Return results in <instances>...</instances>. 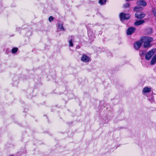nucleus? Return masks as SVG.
Listing matches in <instances>:
<instances>
[{
	"instance_id": "nucleus-1",
	"label": "nucleus",
	"mask_w": 156,
	"mask_h": 156,
	"mask_svg": "<svg viewBox=\"0 0 156 156\" xmlns=\"http://www.w3.org/2000/svg\"><path fill=\"white\" fill-rule=\"evenodd\" d=\"M152 41L153 38L149 37H144L140 39L142 43H144V47L145 48H148L151 47L150 43Z\"/></svg>"
},
{
	"instance_id": "nucleus-2",
	"label": "nucleus",
	"mask_w": 156,
	"mask_h": 156,
	"mask_svg": "<svg viewBox=\"0 0 156 156\" xmlns=\"http://www.w3.org/2000/svg\"><path fill=\"white\" fill-rule=\"evenodd\" d=\"M120 20L121 22L124 20H127L129 19L131 15L129 13H126L124 12H121L119 15Z\"/></svg>"
},
{
	"instance_id": "nucleus-3",
	"label": "nucleus",
	"mask_w": 156,
	"mask_h": 156,
	"mask_svg": "<svg viewBox=\"0 0 156 156\" xmlns=\"http://www.w3.org/2000/svg\"><path fill=\"white\" fill-rule=\"evenodd\" d=\"M155 51V49H153L151 50L145 56V59L146 60H149L152 55L154 53Z\"/></svg>"
},
{
	"instance_id": "nucleus-4",
	"label": "nucleus",
	"mask_w": 156,
	"mask_h": 156,
	"mask_svg": "<svg viewBox=\"0 0 156 156\" xmlns=\"http://www.w3.org/2000/svg\"><path fill=\"white\" fill-rule=\"evenodd\" d=\"M152 88L151 87H146L144 88L142 90L143 94L145 96L147 94L150 93L151 90Z\"/></svg>"
},
{
	"instance_id": "nucleus-5",
	"label": "nucleus",
	"mask_w": 156,
	"mask_h": 156,
	"mask_svg": "<svg viewBox=\"0 0 156 156\" xmlns=\"http://www.w3.org/2000/svg\"><path fill=\"white\" fill-rule=\"evenodd\" d=\"M136 29L133 27H129L126 30V34L129 35H131L135 31Z\"/></svg>"
},
{
	"instance_id": "nucleus-6",
	"label": "nucleus",
	"mask_w": 156,
	"mask_h": 156,
	"mask_svg": "<svg viewBox=\"0 0 156 156\" xmlns=\"http://www.w3.org/2000/svg\"><path fill=\"white\" fill-rule=\"evenodd\" d=\"M145 14L142 12H137L135 14L136 18L138 19H141L145 17Z\"/></svg>"
},
{
	"instance_id": "nucleus-7",
	"label": "nucleus",
	"mask_w": 156,
	"mask_h": 156,
	"mask_svg": "<svg viewBox=\"0 0 156 156\" xmlns=\"http://www.w3.org/2000/svg\"><path fill=\"white\" fill-rule=\"evenodd\" d=\"M60 31H65V29L63 27V23L59 22L58 23L57 31L58 32Z\"/></svg>"
},
{
	"instance_id": "nucleus-8",
	"label": "nucleus",
	"mask_w": 156,
	"mask_h": 156,
	"mask_svg": "<svg viewBox=\"0 0 156 156\" xmlns=\"http://www.w3.org/2000/svg\"><path fill=\"white\" fill-rule=\"evenodd\" d=\"M90 59L89 57L85 55H83L81 59V60L84 62H89Z\"/></svg>"
},
{
	"instance_id": "nucleus-9",
	"label": "nucleus",
	"mask_w": 156,
	"mask_h": 156,
	"mask_svg": "<svg viewBox=\"0 0 156 156\" xmlns=\"http://www.w3.org/2000/svg\"><path fill=\"white\" fill-rule=\"evenodd\" d=\"M88 29V34L89 36L91 35L92 36H94L95 31L94 28L91 29L87 28Z\"/></svg>"
},
{
	"instance_id": "nucleus-10",
	"label": "nucleus",
	"mask_w": 156,
	"mask_h": 156,
	"mask_svg": "<svg viewBox=\"0 0 156 156\" xmlns=\"http://www.w3.org/2000/svg\"><path fill=\"white\" fill-rule=\"evenodd\" d=\"M142 45L141 41H137L134 44V47L136 50H138L140 47Z\"/></svg>"
},
{
	"instance_id": "nucleus-11",
	"label": "nucleus",
	"mask_w": 156,
	"mask_h": 156,
	"mask_svg": "<svg viewBox=\"0 0 156 156\" xmlns=\"http://www.w3.org/2000/svg\"><path fill=\"white\" fill-rule=\"evenodd\" d=\"M136 4L138 6H140V7H141V6H145L147 5L146 2L143 0L137 1Z\"/></svg>"
},
{
	"instance_id": "nucleus-12",
	"label": "nucleus",
	"mask_w": 156,
	"mask_h": 156,
	"mask_svg": "<svg viewBox=\"0 0 156 156\" xmlns=\"http://www.w3.org/2000/svg\"><path fill=\"white\" fill-rule=\"evenodd\" d=\"M144 22V20H137L134 23V24L135 26H139L143 24Z\"/></svg>"
},
{
	"instance_id": "nucleus-13",
	"label": "nucleus",
	"mask_w": 156,
	"mask_h": 156,
	"mask_svg": "<svg viewBox=\"0 0 156 156\" xmlns=\"http://www.w3.org/2000/svg\"><path fill=\"white\" fill-rule=\"evenodd\" d=\"M156 62V59L155 58H154V56L151 60L150 63L151 65H153Z\"/></svg>"
},
{
	"instance_id": "nucleus-14",
	"label": "nucleus",
	"mask_w": 156,
	"mask_h": 156,
	"mask_svg": "<svg viewBox=\"0 0 156 156\" xmlns=\"http://www.w3.org/2000/svg\"><path fill=\"white\" fill-rule=\"evenodd\" d=\"M141 9V7L140 6H136L135 7L133 8V10L135 11H138L140 10Z\"/></svg>"
},
{
	"instance_id": "nucleus-15",
	"label": "nucleus",
	"mask_w": 156,
	"mask_h": 156,
	"mask_svg": "<svg viewBox=\"0 0 156 156\" xmlns=\"http://www.w3.org/2000/svg\"><path fill=\"white\" fill-rule=\"evenodd\" d=\"M106 0H99V3L101 5H103L105 4Z\"/></svg>"
},
{
	"instance_id": "nucleus-16",
	"label": "nucleus",
	"mask_w": 156,
	"mask_h": 156,
	"mask_svg": "<svg viewBox=\"0 0 156 156\" xmlns=\"http://www.w3.org/2000/svg\"><path fill=\"white\" fill-rule=\"evenodd\" d=\"M18 48H12L11 50L13 54H15L18 51Z\"/></svg>"
},
{
	"instance_id": "nucleus-17",
	"label": "nucleus",
	"mask_w": 156,
	"mask_h": 156,
	"mask_svg": "<svg viewBox=\"0 0 156 156\" xmlns=\"http://www.w3.org/2000/svg\"><path fill=\"white\" fill-rule=\"evenodd\" d=\"M130 6V5L129 3H126L123 5V7L124 9L129 8Z\"/></svg>"
},
{
	"instance_id": "nucleus-18",
	"label": "nucleus",
	"mask_w": 156,
	"mask_h": 156,
	"mask_svg": "<svg viewBox=\"0 0 156 156\" xmlns=\"http://www.w3.org/2000/svg\"><path fill=\"white\" fill-rule=\"evenodd\" d=\"M69 46L71 47H73V41L72 39H70L69 41Z\"/></svg>"
},
{
	"instance_id": "nucleus-19",
	"label": "nucleus",
	"mask_w": 156,
	"mask_h": 156,
	"mask_svg": "<svg viewBox=\"0 0 156 156\" xmlns=\"http://www.w3.org/2000/svg\"><path fill=\"white\" fill-rule=\"evenodd\" d=\"M53 20V18L52 16H51L49 18V20L50 22H51Z\"/></svg>"
},
{
	"instance_id": "nucleus-20",
	"label": "nucleus",
	"mask_w": 156,
	"mask_h": 156,
	"mask_svg": "<svg viewBox=\"0 0 156 156\" xmlns=\"http://www.w3.org/2000/svg\"><path fill=\"white\" fill-rule=\"evenodd\" d=\"M146 53V51H141V53H140V55H142L145 54Z\"/></svg>"
},
{
	"instance_id": "nucleus-21",
	"label": "nucleus",
	"mask_w": 156,
	"mask_h": 156,
	"mask_svg": "<svg viewBox=\"0 0 156 156\" xmlns=\"http://www.w3.org/2000/svg\"><path fill=\"white\" fill-rule=\"evenodd\" d=\"M150 101L151 102H152L154 101V98H151V99H150Z\"/></svg>"
},
{
	"instance_id": "nucleus-22",
	"label": "nucleus",
	"mask_w": 156,
	"mask_h": 156,
	"mask_svg": "<svg viewBox=\"0 0 156 156\" xmlns=\"http://www.w3.org/2000/svg\"><path fill=\"white\" fill-rule=\"evenodd\" d=\"M8 156H13V155H11Z\"/></svg>"
}]
</instances>
